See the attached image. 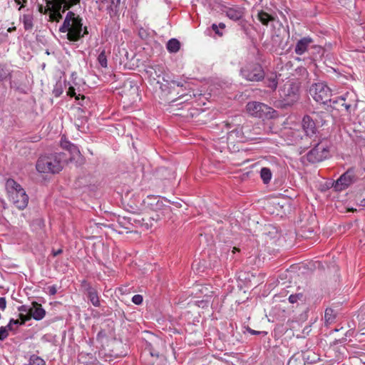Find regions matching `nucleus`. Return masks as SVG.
Segmentation results:
<instances>
[{
  "instance_id": "obj_2",
  "label": "nucleus",
  "mask_w": 365,
  "mask_h": 365,
  "mask_svg": "<svg viewBox=\"0 0 365 365\" xmlns=\"http://www.w3.org/2000/svg\"><path fill=\"white\" fill-rule=\"evenodd\" d=\"M66 153H58L41 155L36 162V168L41 173H58L63 168V162L67 160Z\"/></svg>"
},
{
  "instance_id": "obj_24",
  "label": "nucleus",
  "mask_w": 365,
  "mask_h": 365,
  "mask_svg": "<svg viewBox=\"0 0 365 365\" xmlns=\"http://www.w3.org/2000/svg\"><path fill=\"white\" fill-rule=\"evenodd\" d=\"M167 49L170 53H177L180 48V43L176 38H171L166 45Z\"/></svg>"
},
{
  "instance_id": "obj_30",
  "label": "nucleus",
  "mask_w": 365,
  "mask_h": 365,
  "mask_svg": "<svg viewBox=\"0 0 365 365\" xmlns=\"http://www.w3.org/2000/svg\"><path fill=\"white\" fill-rule=\"evenodd\" d=\"M146 72L150 76L154 73L157 77H160L163 72V67L160 65L152 66L148 68Z\"/></svg>"
},
{
  "instance_id": "obj_11",
  "label": "nucleus",
  "mask_w": 365,
  "mask_h": 365,
  "mask_svg": "<svg viewBox=\"0 0 365 365\" xmlns=\"http://www.w3.org/2000/svg\"><path fill=\"white\" fill-rule=\"evenodd\" d=\"M154 205L155 210L153 211V213L150 217L153 221H167L172 218V208L170 206L164 204L163 201Z\"/></svg>"
},
{
  "instance_id": "obj_50",
  "label": "nucleus",
  "mask_w": 365,
  "mask_h": 365,
  "mask_svg": "<svg viewBox=\"0 0 365 365\" xmlns=\"http://www.w3.org/2000/svg\"><path fill=\"white\" fill-rule=\"evenodd\" d=\"M62 252H63V251H62V250H61V249H58V250H56V251H53V255L54 257H56V256H57V255H58L61 254V253H62Z\"/></svg>"
},
{
  "instance_id": "obj_40",
  "label": "nucleus",
  "mask_w": 365,
  "mask_h": 365,
  "mask_svg": "<svg viewBox=\"0 0 365 365\" xmlns=\"http://www.w3.org/2000/svg\"><path fill=\"white\" fill-rule=\"evenodd\" d=\"M9 336V331L6 327H0V340L4 341Z\"/></svg>"
},
{
  "instance_id": "obj_6",
  "label": "nucleus",
  "mask_w": 365,
  "mask_h": 365,
  "mask_svg": "<svg viewBox=\"0 0 365 365\" xmlns=\"http://www.w3.org/2000/svg\"><path fill=\"white\" fill-rule=\"evenodd\" d=\"M357 179L355 168H350L333 182L332 187L336 192H341L354 184Z\"/></svg>"
},
{
  "instance_id": "obj_15",
  "label": "nucleus",
  "mask_w": 365,
  "mask_h": 365,
  "mask_svg": "<svg viewBox=\"0 0 365 365\" xmlns=\"http://www.w3.org/2000/svg\"><path fill=\"white\" fill-rule=\"evenodd\" d=\"M46 315V311L42 306L36 302H32L31 307L30 317L36 321L41 320Z\"/></svg>"
},
{
  "instance_id": "obj_4",
  "label": "nucleus",
  "mask_w": 365,
  "mask_h": 365,
  "mask_svg": "<svg viewBox=\"0 0 365 365\" xmlns=\"http://www.w3.org/2000/svg\"><path fill=\"white\" fill-rule=\"evenodd\" d=\"M247 113L255 118L269 119L274 117L276 111L267 105L257 102H249L246 106Z\"/></svg>"
},
{
  "instance_id": "obj_12",
  "label": "nucleus",
  "mask_w": 365,
  "mask_h": 365,
  "mask_svg": "<svg viewBox=\"0 0 365 365\" xmlns=\"http://www.w3.org/2000/svg\"><path fill=\"white\" fill-rule=\"evenodd\" d=\"M357 96L354 91H348L344 95L333 100V103H340L341 106L345 108L347 112H350L352 108H356L357 106Z\"/></svg>"
},
{
  "instance_id": "obj_43",
  "label": "nucleus",
  "mask_w": 365,
  "mask_h": 365,
  "mask_svg": "<svg viewBox=\"0 0 365 365\" xmlns=\"http://www.w3.org/2000/svg\"><path fill=\"white\" fill-rule=\"evenodd\" d=\"M106 337H107V334H106V331L104 330L101 329L97 334L96 339H97V341L102 342L103 339Z\"/></svg>"
},
{
  "instance_id": "obj_21",
  "label": "nucleus",
  "mask_w": 365,
  "mask_h": 365,
  "mask_svg": "<svg viewBox=\"0 0 365 365\" xmlns=\"http://www.w3.org/2000/svg\"><path fill=\"white\" fill-rule=\"evenodd\" d=\"M264 83H265V85H266L267 87L269 88L272 91H274L277 88V84H278L277 74L274 73H272L270 74H268L265 77Z\"/></svg>"
},
{
  "instance_id": "obj_18",
  "label": "nucleus",
  "mask_w": 365,
  "mask_h": 365,
  "mask_svg": "<svg viewBox=\"0 0 365 365\" xmlns=\"http://www.w3.org/2000/svg\"><path fill=\"white\" fill-rule=\"evenodd\" d=\"M19 20L23 24L25 30L30 31L33 29L34 14L32 12L29 11L24 14L23 15H21Z\"/></svg>"
},
{
  "instance_id": "obj_39",
  "label": "nucleus",
  "mask_w": 365,
  "mask_h": 365,
  "mask_svg": "<svg viewBox=\"0 0 365 365\" xmlns=\"http://www.w3.org/2000/svg\"><path fill=\"white\" fill-rule=\"evenodd\" d=\"M67 95L71 97H75L76 100L80 99L81 95L78 94V96L76 93L75 88L73 86H70L67 91ZM81 99H84V96H81Z\"/></svg>"
},
{
  "instance_id": "obj_42",
  "label": "nucleus",
  "mask_w": 365,
  "mask_h": 365,
  "mask_svg": "<svg viewBox=\"0 0 365 365\" xmlns=\"http://www.w3.org/2000/svg\"><path fill=\"white\" fill-rule=\"evenodd\" d=\"M17 309L19 312H21V314H24L23 313H26L30 316L31 307H28L27 305L19 306Z\"/></svg>"
},
{
  "instance_id": "obj_38",
  "label": "nucleus",
  "mask_w": 365,
  "mask_h": 365,
  "mask_svg": "<svg viewBox=\"0 0 365 365\" xmlns=\"http://www.w3.org/2000/svg\"><path fill=\"white\" fill-rule=\"evenodd\" d=\"M51 4H52L51 1H48L46 7H43L42 5H38V11L41 14L48 15L49 11L51 9V6H50Z\"/></svg>"
},
{
  "instance_id": "obj_45",
  "label": "nucleus",
  "mask_w": 365,
  "mask_h": 365,
  "mask_svg": "<svg viewBox=\"0 0 365 365\" xmlns=\"http://www.w3.org/2000/svg\"><path fill=\"white\" fill-rule=\"evenodd\" d=\"M15 1L18 5H19V7L18 9L19 11H20L22 8L25 7L27 3V0H16Z\"/></svg>"
},
{
  "instance_id": "obj_1",
  "label": "nucleus",
  "mask_w": 365,
  "mask_h": 365,
  "mask_svg": "<svg viewBox=\"0 0 365 365\" xmlns=\"http://www.w3.org/2000/svg\"><path fill=\"white\" fill-rule=\"evenodd\" d=\"M59 31L66 33L67 38L71 41H77L88 34L87 27H83L82 19L73 11H68Z\"/></svg>"
},
{
  "instance_id": "obj_32",
  "label": "nucleus",
  "mask_w": 365,
  "mask_h": 365,
  "mask_svg": "<svg viewBox=\"0 0 365 365\" xmlns=\"http://www.w3.org/2000/svg\"><path fill=\"white\" fill-rule=\"evenodd\" d=\"M287 365H306V364L303 361V358L298 354L292 356L289 359Z\"/></svg>"
},
{
  "instance_id": "obj_44",
  "label": "nucleus",
  "mask_w": 365,
  "mask_h": 365,
  "mask_svg": "<svg viewBox=\"0 0 365 365\" xmlns=\"http://www.w3.org/2000/svg\"><path fill=\"white\" fill-rule=\"evenodd\" d=\"M171 83L173 84V85H176L177 86H179V87H187L188 86V83L186 81H172Z\"/></svg>"
},
{
  "instance_id": "obj_23",
  "label": "nucleus",
  "mask_w": 365,
  "mask_h": 365,
  "mask_svg": "<svg viewBox=\"0 0 365 365\" xmlns=\"http://www.w3.org/2000/svg\"><path fill=\"white\" fill-rule=\"evenodd\" d=\"M121 0H110V4L107 7V10L110 16L116 15L119 11Z\"/></svg>"
},
{
  "instance_id": "obj_54",
  "label": "nucleus",
  "mask_w": 365,
  "mask_h": 365,
  "mask_svg": "<svg viewBox=\"0 0 365 365\" xmlns=\"http://www.w3.org/2000/svg\"><path fill=\"white\" fill-rule=\"evenodd\" d=\"M101 3L107 2L108 0H99Z\"/></svg>"
},
{
  "instance_id": "obj_48",
  "label": "nucleus",
  "mask_w": 365,
  "mask_h": 365,
  "mask_svg": "<svg viewBox=\"0 0 365 365\" xmlns=\"http://www.w3.org/2000/svg\"><path fill=\"white\" fill-rule=\"evenodd\" d=\"M197 303L199 307H205L208 306V304H205V299L197 301Z\"/></svg>"
},
{
  "instance_id": "obj_31",
  "label": "nucleus",
  "mask_w": 365,
  "mask_h": 365,
  "mask_svg": "<svg viewBox=\"0 0 365 365\" xmlns=\"http://www.w3.org/2000/svg\"><path fill=\"white\" fill-rule=\"evenodd\" d=\"M107 56L108 54L104 48L98 54V62L103 68H107L108 66Z\"/></svg>"
},
{
  "instance_id": "obj_29",
  "label": "nucleus",
  "mask_w": 365,
  "mask_h": 365,
  "mask_svg": "<svg viewBox=\"0 0 365 365\" xmlns=\"http://www.w3.org/2000/svg\"><path fill=\"white\" fill-rule=\"evenodd\" d=\"M260 177L264 184H268L272 178V172L268 168H262L260 170Z\"/></svg>"
},
{
  "instance_id": "obj_20",
  "label": "nucleus",
  "mask_w": 365,
  "mask_h": 365,
  "mask_svg": "<svg viewBox=\"0 0 365 365\" xmlns=\"http://www.w3.org/2000/svg\"><path fill=\"white\" fill-rule=\"evenodd\" d=\"M87 296L92 304L96 307H99L101 305L98 292L96 289L88 286L87 288Z\"/></svg>"
},
{
  "instance_id": "obj_16",
  "label": "nucleus",
  "mask_w": 365,
  "mask_h": 365,
  "mask_svg": "<svg viewBox=\"0 0 365 365\" xmlns=\"http://www.w3.org/2000/svg\"><path fill=\"white\" fill-rule=\"evenodd\" d=\"M310 118L317 123L318 126L324 125L327 118L329 117V113L327 111H318L313 112L311 115H309Z\"/></svg>"
},
{
  "instance_id": "obj_19",
  "label": "nucleus",
  "mask_w": 365,
  "mask_h": 365,
  "mask_svg": "<svg viewBox=\"0 0 365 365\" xmlns=\"http://www.w3.org/2000/svg\"><path fill=\"white\" fill-rule=\"evenodd\" d=\"M227 16L233 20L237 21L243 16V10L240 7H230L226 10Z\"/></svg>"
},
{
  "instance_id": "obj_14",
  "label": "nucleus",
  "mask_w": 365,
  "mask_h": 365,
  "mask_svg": "<svg viewBox=\"0 0 365 365\" xmlns=\"http://www.w3.org/2000/svg\"><path fill=\"white\" fill-rule=\"evenodd\" d=\"M313 41V39L309 36H306L299 39L294 48L295 53L299 56L303 55L306 51H307L308 48Z\"/></svg>"
},
{
  "instance_id": "obj_46",
  "label": "nucleus",
  "mask_w": 365,
  "mask_h": 365,
  "mask_svg": "<svg viewBox=\"0 0 365 365\" xmlns=\"http://www.w3.org/2000/svg\"><path fill=\"white\" fill-rule=\"evenodd\" d=\"M48 294L50 295H55L57 293V287L56 285H52L48 287Z\"/></svg>"
},
{
  "instance_id": "obj_13",
  "label": "nucleus",
  "mask_w": 365,
  "mask_h": 365,
  "mask_svg": "<svg viewBox=\"0 0 365 365\" xmlns=\"http://www.w3.org/2000/svg\"><path fill=\"white\" fill-rule=\"evenodd\" d=\"M302 125L307 136L312 137L317 133V127H318V125L309 115L304 116Z\"/></svg>"
},
{
  "instance_id": "obj_9",
  "label": "nucleus",
  "mask_w": 365,
  "mask_h": 365,
  "mask_svg": "<svg viewBox=\"0 0 365 365\" xmlns=\"http://www.w3.org/2000/svg\"><path fill=\"white\" fill-rule=\"evenodd\" d=\"M242 76L250 81H259L264 79V73L259 63H249L241 69Z\"/></svg>"
},
{
  "instance_id": "obj_7",
  "label": "nucleus",
  "mask_w": 365,
  "mask_h": 365,
  "mask_svg": "<svg viewBox=\"0 0 365 365\" xmlns=\"http://www.w3.org/2000/svg\"><path fill=\"white\" fill-rule=\"evenodd\" d=\"M309 93L318 103L326 104L331 101V91L322 82L313 84L309 88Z\"/></svg>"
},
{
  "instance_id": "obj_34",
  "label": "nucleus",
  "mask_w": 365,
  "mask_h": 365,
  "mask_svg": "<svg viewBox=\"0 0 365 365\" xmlns=\"http://www.w3.org/2000/svg\"><path fill=\"white\" fill-rule=\"evenodd\" d=\"M211 28L217 36H222L223 35L222 31L225 28V25L223 23H220L218 25L213 24Z\"/></svg>"
},
{
  "instance_id": "obj_10",
  "label": "nucleus",
  "mask_w": 365,
  "mask_h": 365,
  "mask_svg": "<svg viewBox=\"0 0 365 365\" xmlns=\"http://www.w3.org/2000/svg\"><path fill=\"white\" fill-rule=\"evenodd\" d=\"M61 145L63 148L68 151L71 155L68 158L70 163H75L76 166L81 165L84 163L85 159L76 145L67 140H61Z\"/></svg>"
},
{
  "instance_id": "obj_33",
  "label": "nucleus",
  "mask_w": 365,
  "mask_h": 365,
  "mask_svg": "<svg viewBox=\"0 0 365 365\" xmlns=\"http://www.w3.org/2000/svg\"><path fill=\"white\" fill-rule=\"evenodd\" d=\"M30 365H46V361L40 356L33 354L29 358Z\"/></svg>"
},
{
  "instance_id": "obj_37",
  "label": "nucleus",
  "mask_w": 365,
  "mask_h": 365,
  "mask_svg": "<svg viewBox=\"0 0 365 365\" xmlns=\"http://www.w3.org/2000/svg\"><path fill=\"white\" fill-rule=\"evenodd\" d=\"M10 73L5 66L0 65V81L6 79Z\"/></svg>"
},
{
  "instance_id": "obj_51",
  "label": "nucleus",
  "mask_w": 365,
  "mask_h": 365,
  "mask_svg": "<svg viewBox=\"0 0 365 365\" xmlns=\"http://www.w3.org/2000/svg\"><path fill=\"white\" fill-rule=\"evenodd\" d=\"M248 331L252 334H260V331H255V330H252L251 329H249Z\"/></svg>"
},
{
  "instance_id": "obj_35",
  "label": "nucleus",
  "mask_w": 365,
  "mask_h": 365,
  "mask_svg": "<svg viewBox=\"0 0 365 365\" xmlns=\"http://www.w3.org/2000/svg\"><path fill=\"white\" fill-rule=\"evenodd\" d=\"M19 317L21 319V322L18 319H10V324H12L13 327L14 325L15 326L21 325V324H24L25 323V322L29 318V317H26L25 315H24L22 314H19Z\"/></svg>"
},
{
  "instance_id": "obj_36",
  "label": "nucleus",
  "mask_w": 365,
  "mask_h": 365,
  "mask_svg": "<svg viewBox=\"0 0 365 365\" xmlns=\"http://www.w3.org/2000/svg\"><path fill=\"white\" fill-rule=\"evenodd\" d=\"M304 299V295L302 293H297L294 294H291L289 297V302L292 304L296 303L298 301H302Z\"/></svg>"
},
{
  "instance_id": "obj_49",
  "label": "nucleus",
  "mask_w": 365,
  "mask_h": 365,
  "mask_svg": "<svg viewBox=\"0 0 365 365\" xmlns=\"http://www.w3.org/2000/svg\"><path fill=\"white\" fill-rule=\"evenodd\" d=\"M53 93H54L55 96H56V97L59 96L62 93L61 88H55L53 90Z\"/></svg>"
},
{
  "instance_id": "obj_22",
  "label": "nucleus",
  "mask_w": 365,
  "mask_h": 365,
  "mask_svg": "<svg viewBox=\"0 0 365 365\" xmlns=\"http://www.w3.org/2000/svg\"><path fill=\"white\" fill-rule=\"evenodd\" d=\"M159 202H162V200H160L157 196L154 195H149L145 200H143L145 206L149 207L152 211L155 210V206L154 205L158 204Z\"/></svg>"
},
{
  "instance_id": "obj_17",
  "label": "nucleus",
  "mask_w": 365,
  "mask_h": 365,
  "mask_svg": "<svg viewBox=\"0 0 365 365\" xmlns=\"http://www.w3.org/2000/svg\"><path fill=\"white\" fill-rule=\"evenodd\" d=\"M299 356L303 358V361L307 364H312L317 362L319 359V355L313 350H307L302 351Z\"/></svg>"
},
{
  "instance_id": "obj_52",
  "label": "nucleus",
  "mask_w": 365,
  "mask_h": 365,
  "mask_svg": "<svg viewBox=\"0 0 365 365\" xmlns=\"http://www.w3.org/2000/svg\"><path fill=\"white\" fill-rule=\"evenodd\" d=\"M7 327V331H9V330H13L14 329V327L12 324H10V322H9V324H7V326H6Z\"/></svg>"
},
{
  "instance_id": "obj_8",
  "label": "nucleus",
  "mask_w": 365,
  "mask_h": 365,
  "mask_svg": "<svg viewBox=\"0 0 365 365\" xmlns=\"http://www.w3.org/2000/svg\"><path fill=\"white\" fill-rule=\"evenodd\" d=\"M329 156V149L327 142L317 143L307 154V160L312 163L321 162Z\"/></svg>"
},
{
  "instance_id": "obj_3",
  "label": "nucleus",
  "mask_w": 365,
  "mask_h": 365,
  "mask_svg": "<svg viewBox=\"0 0 365 365\" xmlns=\"http://www.w3.org/2000/svg\"><path fill=\"white\" fill-rule=\"evenodd\" d=\"M6 190L9 200L19 210H24L28 205L29 197L21 186L13 179L6 182Z\"/></svg>"
},
{
  "instance_id": "obj_25",
  "label": "nucleus",
  "mask_w": 365,
  "mask_h": 365,
  "mask_svg": "<svg viewBox=\"0 0 365 365\" xmlns=\"http://www.w3.org/2000/svg\"><path fill=\"white\" fill-rule=\"evenodd\" d=\"M250 130L249 126L245 125L240 130H235L231 132V134H235L237 138L240 139L246 138V139H252L253 138L248 135V131Z\"/></svg>"
},
{
  "instance_id": "obj_41",
  "label": "nucleus",
  "mask_w": 365,
  "mask_h": 365,
  "mask_svg": "<svg viewBox=\"0 0 365 365\" xmlns=\"http://www.w3.org/2000/svg\"><path fill=\"white\" fill-rule=\"evenodd\" d=\"M143 300V296L140 294H135L132 297V302L137 305L142 304Z\"/></svg>"
},
{
  "instance_id": "obj_26",
  "label": "nucleus",
  "mask_w": 365,
  "mask_h": 365,
  "mask_svg": "<svg viewBox=\"0 0 365 365\" xmlns=\"http://www.w3.org/2000/svg\"><path fill=\"white\" fill-rule=\"evenodd\" d=\"M336 319V314L331 308H327L324 312V322L327 326L331 324L334 322Z\"/></svg>"
},
{
  "instance_id": "obj_47",
  "label": "nucleus",
  "mask_w": 365,
  "mask_h": 365,
  "mask_svg": "<svg viewBox=\"0 0 365 365\" xmlns=\"http://www.w3.org/2000/svg\"><path fill=\"white\" fill-rule=\"evenodd\" d=\"M6 307V300L5 297H0V309L4 310Z\"/></svg>"
},
{
  "instance_id": "obj_28",
  "label": "nucleus",
  "mask_w": 365,
  "mask_h": 365,
  "mask_svg": "<svg viewBox=\"0 0 365 365\" xmlns=\"http://www.w3.org/2000/svg\"><path fill=\"white\" fill-rule=\"evenodd\" d=\"M257 19L263 25H268L269 22L274 20V18L267 12L261 10L257 13Z\"/></svg>"
},
{
  "instance_id": "obj_27",
  "label": "nucleus",
  "mask_w": 365,
  "mask_h": 365,
  "mask_svg": "<svg viewBox=\"0 0 365 365\" xmlns=\"http://www.w3.org/2000/svg\"><path fill=\"white\" fill-rule=\"evenodd\" d=\"M211 287L210 285L201 286V287L198 289L199 292L203 294L205 299V304H209L210 299L212 297L213 292L210 290Z\"/></svg>"
},
{
  "instance_id": "obj_53",
  "label": "nucleus",
  "mask_w": 365,
  "mask_h": 365,
  "mask_svg": "<svg viewBox=\"0 0 365 365\" xmlns=\"http://www.w3.org/2000/svg\"><path fill=\"white\" fill-rule=\"evenodd\" d=\"M361 357L365 358V355L361 356ZM361 365H365V361H364V359L360 358L359 359Z\"/></svg>"
},
{
  "instance_id": "obj_5",
  "label": "nucleus",
  "mask_w": 365,
  "mask_h": 365,
  "mask_svg": "<svg viewBox=\"0 0 365 365\" xmlns=\"http://www.w3.org/2000/svg\"><path fill=\"white\" fill-rule=\"evenodd\" d=\"M299 86L297 83L288 80L279 90L280 98L287 105L293 104L299 98Z\"/></svg>"
}]
</instances>
